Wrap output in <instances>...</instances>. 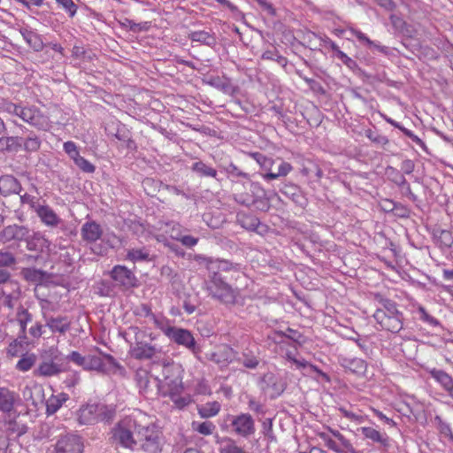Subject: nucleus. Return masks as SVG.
<instances>
[{"instance_id":"nucleus-44","label":"nucleus","mask_w":453,"mask_h":453,"mask_svg":"<svg viewBox=\"0 0 453 453\" xmlns=\"http://www.w3.org/2000/svg\"><path fill=\"white\" fill-rule=\"evenodd\" d=\"M220 411V404L218 402L207 403L198 409L202 418H211L217 415Z\"/></svg>"},{"instance_id":"nucleus-3","label":"nucleus","mask_w":453,"mask_h":453,"mask_svg":"<svg viewBox=\"0 0 453 453\" xmlns=\"http://www.w3.org/2000/svg\"><path fill=\"white\" fill-rule=\"evenodd\" d=\"M141 418L137 445L145 453H161L164 446L162 433L152 424H144Z\"/></svg>"},{"instance_id":"nucleus-50","label":"nucleus","mask_w":453,"mask_h":453,"mask_svg":"<svg viewBox=\"0 0 453 453\" xmlns=\"http://www.w3.org/2000/svg\"><path fill=\"white\" fill-rule=\"evenodd\" d=\"M135 381L141 390L147 391L150 384L149 372L142 369L137 370L135 372Z\"/></svg>"},{"instance_id":"nucleus-58","label":"nucleus","mask_w":453,"mask_h":453,"mask_svg":"<svg viewBox=\"0 0 453 453\" xmlns=\"http://www.w3.org/2000/svg\"><path fill=\"white\" fill-rule=\"evenodd\" d=\"M19 198L21 204H28L29 207L35 211L37 210V207L40 206L38 203L39 200L27 193H25L23 195L19 194Z\"/></svg>"},{"instance_id":"nucleus-26","label":"nucleus","mask_w":453,"mask_h":453,"mask_svg":"<svg viewBox=\"0 0 453 453\" xmlns=\"http://www.w3.org/2000/svg\"><path fill=\"white\" fill-rule=\"evenodd\" d=\"M20 274L25 280L35 285H41L49 278L47 272L34 267L23 268Z\"/></svg>"},{"instance_id":"nucleus-42","label":"nucleus","mask_w":453,"mask_h":453,"mask_svg":"<svg viewBox=\"0 0 453 453\" xmlns=\"http://www.w3.org/2000/svg\"><path fill=\"white\" fill-rule=\"evenodd\" d=\"M22 104H14L13 102L2 99L0 101V111L5 112L11 116L18 117L20 119V111L22 110Z\"/></svg>"},{"instance_id":"nucleus-22","label":"nucleus","mask_w":453,"mask_h":453,"mask_svg":"<svg viewBox=\"0 0 453 453\" xmlns=\"http://www.w3.org/2000/svg\"><path fill=\"white\" fill-rule=\"evenodd\" d=\"M81 234L85 242L91 243L101 238L103 229L96 221H87L81 226Z\"/></svg>"},{"instance_id":"nucleus-2","label":"nucleus","mask_w":453,"mask_h":453,"mask_svg":"<svg viewBox=\"0 0 453 453\" xmlns=\"http://www.w3.org/2000/svg\"><path fill=\"white\" fill-rule=\"evenodd\" d=\"M115 410L104 403H88L80 408L78 421L81 425H94L98 422H111L115 417Z\"/></svg>"},{"instance_id":"nucleus-8","label":"nucleus","mask_w":453,"mask_h":453,"mask_svg":"<svg viewBox=\"0 0 453 453\" xmlns=\"http://www.w3.org/2000/svg\"><path fill=\"white\" fill-rule=\"evenodd\" d=\"M231 427L239 436L249 438L256 432L255 420L250 413L230 416Z\"/></svg>"},{"instance_id":"nucleus-61","label":"nucleus","mask_w":453,"mask_h":453,"mask_svg":"<svg viewBox=\"0 0 453 453\" xmlns=\"http://www.w3.org/2000/svg\"><path fill=\"white\" fill-rule=\"evenodd\" d=\"M263 434L267 438V440L271 442L276 441V436L273 430V421L271 418L266 419L263 423Z\"/></svg>"},{"instance_id":"nucleus-53","label":"nucleus","mask_w":453,"mask_h":453,"mask_svg":"<svg viewBox=\"0 0 453 453\" xmlns=\"http://www.w3.org/2000/svg\"><path fill=\"white\" fill-rule=\"evenodd\" d=\"M277 334L293 341L294 342H296L299 345H302V343L303 342V334L300 332H298L295 329H292L290 327H288L286 329V331H284V332L280 331V332H278Z\"/></svg>"},{"instance_id":"nucleus-54","label":"nucleus","mask_w":453,"mask_h":453,"mask_svg":"<svg viewBox=\"0 0 453 453\" xmlns=\"http://www.w3.org/2000/svg\"><path fill=\"white\" fill-rule=\"evenodd\" d=\"M96 350H98L99 354L104 358V360H105L104 364L109 368V372L111 369H117L119 371L124 370V367L114 358V357H112L110 354L103 353L102 351H100V349L98 348H96Z\"/></svg>"},{"instance_id":"nucleus-17","label":"nucleus","mask_w":453,"mask_h":453,"mask_svg":"<svg viewBox=\"0 0 453 453\" xmlns=\"http://www.w3.org/2000/svg\"><path fill=\"white\" fill-rule=\"evenodd\" d=\"M357 431L362 433L365 439L370 440L373 443H377L379 445V449H387L390 446V440L386 433H381L371 426H362L357 428Z\"/></svg>"},{"instance_id":"nucleus-25","label":"nucleus","mask_w":453,"mask_h":453,"mask_svg":"<svg viewBox=\"0 0 453 453\" xmlns=\"http://www.w3.org/2000/svg\"><path fill=\"white\" fill-rule=\"evenodd\" d=\"M35 212L42 222L48 226L55 227L61 222L60 218L48 205L40 204Z\"/></svg>"},{"instance_id":"nucleus-28","label":"nucleus","mask_w":453,"mask_h":453,"mask_svg":"<svg viewBox=\"0 0 453 453\" xmlns=\"http://www.w3.org/2000/svg\"><path fill=\"white\" fill-rule=\"evenodd\" d=\"M374 300L379 303L380 307L377 308L376 311H381L385 315L390 316H399L402 314L401 311L397 309V304L393 300L383 297L380 294L374 295Z\"/></svg>"},{"instance_id":"nucleus-60","label":"nucleus","mask_w":453,"mask_h":453,"mask_svg":"<svg viewBox=\"0 0 453 453\" xmlns=\"http://www.w3.org/2000/svg\"><path fill=\"white\" fill-rule=\"evenodd\" d=\"M365 134L374 143L380 145H386L388 143V139L385 135L380 134L371 129L367 130Z\"/></svg>"},{"instance_id":"nucleus-15","label":"nucleus","mask_w":453,"mask_h":453,"mask_svg":"<svg viewBox=\"0 0 453 453\" xmlns=\"http://www.w3.org/2000/svg\"><path fill=\"white\" fill-rule=\"evenodd\" d=\"M20 403L19 394L10 390L8 388L0 387V412L9 414L15 412V406Z\"/></svg>"},{"instance_id":"nucleus-38","label":"nucleus","mask_w":453,"mask_h":453,"mask_svg":"<svg viewBox=\"0 0 453 453\" xmlns=\"http://www.w3.org/2000/svg\"><path fill=\"white\" fill-rule=\"evenodd\" d=\"M188 38L192 42H200L207 46H213L216 44V38L213 35L209 32L199 30L194 31L189 34Z\"/></svg>"},{"instance_id":"nucleus-5","label":"nucleus","mask_w":453,"mask_h":453,"mask_svg":"<svg viewBox=\"0 0 453 453\" xmlns=\"http://www.w3.org/2000/svg\"><path fill=\"white\" fill-rule=\"evenodd\" d=\"M25 414L19 411L11 412L4 415L1 420L3 433L7 440H15L26 434L28 431L27 422L24 420Z\"/></svg>"},{"instance_id":"nucleus-36","label":"nucleus","mask_w":453,"mask_h":453,"mask_svg":"<svg viewBox=\"0 0 453 453\" xmlns=\"http://www.w3.org/2000/svg\"><path fill=\"white\" fill-rule=\"evenodd\" d=\"M433 237L441 249H449L453 245V235L445 229H434Z\"/></svg>"},{"instance_id":"nucleus-34","label":"nucleus","mask_w":453,"mask_h":453,"mask_svg":"<svg viewBox=\"0 0 453 453\" xmlns=\"http://www.w3.org/2000/svg\"><path fill=\"white\" fill-rule=\"evenodd\" d=\"M27 249L32 251H42L49 246V242L40 233L28 234L27 239H25Z\"/></svg>"},{"instance_id":"nucleus-1","label":"nucleus","mask_w":453,"mask_h":453,"mask_svg":"<svg viewBox=\"0 0 453 453\" xmlns=\"http://www.w3.org/2000/svg\"><path fill=\"white\" fill-rule=\"evenodd\" d=\"M141 418L143 416L130 415L123 418L111 428V443L124 449L134 450L137 446L138 431L141 426Z\"/></svg>"},{"instance_id":"nucleus-32","label":"nucleus","mask_w":453,"mask_h":453,"mask_svg":"<svg viewBox=\"0 0 453 453\" xmlns=\"http://www.w3.org/2000/svg\"><path fill=\"white\" fill-rule=\"evenodd\" d=\"M237 223L246 230L257 232L261 225L257 217L245 212L237 213Z\"/></svg>"},{"instance_id":"nucleus-18","label":"nucleus","mask_w":453,"mask_h":453,"mask_svg":"<svg viewBox=\"0 0 453 453\" xmlns=\"http://www.w3.org/2000/svg\"><path fill=\"white\" fill-rule=\"evenodd\" d=\"M21 191V183L13 175L5 174L0 177V194L3 196L19 195Z\"/></svg>"},{"instance_id":"nucleus-41","label":"nucleus","mask_w":453,"mask_h":453,"mask_svg":"<svg viewBox=\"0 0 453 453\" xmlns=\"http://www.w3.org/2000/svg\"><path fill=\"white\" fill-rule=\"evenodd\" d=\"M342 365L354 373L361 374L366 370V363L360 358H344Z\"/></svg>"},{"instance_id":"nucleus-11","label":"nucleus","mask_w":453,"mask_h":453,"mask_svg":"<svg viewBox=\"0 0 453 453\" xmlns=\"http://www.w3.org/2000/svg\"><path fill=\"white\" fill-rule=\"evenodd\" d=\"M164 333L177 344L183 345L193 352H196V343L188 330L175 326H167L164 329Z\"/></svg>"},{"instance_id":"nucleus-47","label":"nucleus","mask_w":453,"mask_h":453,"mask_svg":"<svg viewBox=\"0 0 453 453\" xmlns=\"http://www.w3.org/2000/svg\"><path fill=\"white\" fill-rule=\"evenodd\" d=\"M291 170H292V165L288 162L282 161L280 164V165L278 167V171L276 173L269 172V173L264 174V178L267 180H274L278 177L288 175L291 172Z\"/></svg>"},{"instance_id":"nucleus-55","label":"nucleus","mask_w":453,"mask_h":453,"mask_svg":"<svg viewBox=\"0 0 453 453\" xmlns=\"http://www.w3.org/2000/svg\"><path fill=\"white\" fill-rule=\"evenodd\" d=\"M434 421L437 424V427L441 434H444L445 436H448L452 441H453V434L451 432L450 426L444 422L442 418L440 416L434 417Z\"/></svg>"},{"instance_id":"nucleus-52","label":"nucleus","mask_w":453,"mask_h":453,"mask_svg":"<svg viewBox=\"0 0 453 453\" xmlns=\"http://www.w3.org/2000/svg\"><path fill=\"white\" fill-rule=\"evenodd\" d=\"M127 257L134 262L146 261L149 260L150 254L145 249H132L128 250Z\"/></svg>"},{"instance_id":"nucleus-51","label":"nucleus","mask_w":453,"mask_h":453,"mask_svg":"<svg viewBox=\"0 0 453 453\" xmlns=\"http://www.w3.org/2000/svg\"><path fill=\"white\" fill-rule=\"evenodd\" d=\"M15 256L7 250H0V268L12 267L16 265Z\"/></svg>"},{"instance_id":"nucleus-14","label":"nucleus","mask_w":453,"mask_h":453,"mask_svg":"<svg viewBox=\"0 0 453 453\" xmlns=\"http://www.w3.org/2000/svg\"><path fill=\"white\" fill-rule=\"evenodd\" d=\"M373 318L382 329L393 334L398 333L403 328V313L399 316H387L381 311H375Z\"/></svg>"},{"instance_id":"nucleus-56","label":"nucleus","mask_w":453,"mask_h":453,"mask_svg":"<svg viewBox=\"0 0 453 453\" xmlns=\"http://www.w3.org/2000/svg\"><path fill=\"white\" fill-rule=\"evenodd\" d=\"M56 2L68 13L71 18L76 14L78 7L73 0H56Z\"/></svg>"},{"instance_id":"nucleus-4","label":"nucleus","mask_w":453,"mask_h":453,"mask_svg":"<svg viewBox=\"0 0 453 453\" xmlns=\"http://www.w3.org/2000/svg\"><path fill=\"white\" fill-rule=\"evenodd\" d=\"M207 291L213 298L226 304H234L236 301L235 291L227 284L218 272H213L207 282Z\"/></svg>"},{"instance_id":"nucleus-59","label":"nucleus","mask_w":453,"mask_h":453,"mask_svg":"<svg viewBox=\"0 0 453 453\" xmlns=\"http://www.w3.org/2000/svg\"><path fill=\"white\" fill-rule=\"evenodd\" d=\"M74 164L84 173H92L96 170L95 165L83 157L76 158V162Z\"/></svg>"},{"instance_id":"nucleus-16","label":"nucleus","mask_w":453,"mask_h":453,"mask_svg":"<svg viewBox=\"0 0 453 453\" xmlns=\"http://www.w3.org/2000/svg\"><path fill=\"white\" fill-rule=\"evenodd\" d=\"M387 173L389 174L391 181L399 187L402 195L407 196L412 202L418 200L417 196L412 193L410 184L400 171L392 166H388L387 167Z\"/></svg>"},{"instance_id":"nucleus-63","label":"nucleus","mask_w":453,"mask_h":453,"mask_svg":"<svg viewBox=\"0 0 453 453\" xmlns=\"http://www.w3.org/2000/svg\"><path fill=\"white\" fill-rule=\"evenodd\" d=\"M393 213L398 218H409L411 210L400 203H395Z\"/></svg>"},{"instance_id":"nucleus-10","label":"nucleus","mask_w":453,"mask_h":453,"mask_svg":"<svg viewBox=\"0 0 453 453\" xmlns=\"http://www.w3.org/2000/svg\"><path fill=\"white\" fill-rule=\"evenodd\" d=\"M110 274L111 279L115 281L116 286L123 290H129L139 285L134 273L124 265H115Z\"/></svg>"},{"instance_id":"nucleus-21","label":"nucleus","mask_w":453,"mask_h":453,"mask_svg":"<svg viewBox=\"0 0 453 453\" xmlns=\"http://www.w3.org/2000/svg\"><path fill=\"white\" fill-rule=\"evenodd\" d=\"M206 83L227 95L234 96L238 91V87L226 76H211Z\"/></svg>"},{"instance_id":"nucleus-31","label":"nucleus","mask_w":453,"mask_h":453,"mask_svg":"<svg viewBox=\"0 0 453 453\" xmlns=\"http://www.w3.org/2000/svg\"><path fill=\"white\" fill-rule=\"evenodd\" d=\"M22 147V137L4 136L0 138V152H18Z\"/></svg>"},{"instance_id":"nucleus-57","label":"nucleus","mask_w":453,"mask_h":453,"mask_svg":"<svg viewBox=\"0 0 453 453\" xmlns=\"http://www.w3.org/2000/svg\"><path fill=\"white\" fill-rule=\"evenodd\" d=\"M196 297L186 295L183 298V309L188 314H192L196 309Z\"/></svg>"},{"instance_id":"nucleus-46","label":"nucleus","mask_w":453,"mask_h":453,"mask_svg":"<svg viewBox=\"0 0 453 453\" xmlns=\"http://www.w3.org/2000/svg\"><path fill=\"white\" fill-rule=\"evenodd\" d=\"M119 24L123 28L128 29L134 33L146 31L150 27L148 22L135 23L134 20L127 18H125L123 20L119 21Z\"/></svg>"},{"instance_id":"nucleus-48","label":"nucleus","mask_w":453,"mask_h":453,"mask_svg":"<svg viewBox=\"0 0 453 453\" xmlns=\"http://www.w3.org/2000/svg\"><path fill=\"white\" fill-rule=\"evenodd\" d=\"M36 356L35 354L24 355L17 363L16 368L19 371L27 372L35 364Z\"/></svg>"},{"instance_id":"nucleus-45","label":"nucleus","mask_w":453,"mask_h":453,"mask_svg":"<svg viewBox=\"0 0 453 453\" xmlns=\"http://www.w3.org/2000/svg\"><path fill=\"white\" fill-rule=\"evenodd\" d=\"M22 145L26 151L35 152L41 147V140L36 134L31 133L25 140L22 139Z\"/></svg>"},{"instance_id":"nucleus-64","label":"nucleus","mask_w":453,"mask_h":453,"mask_svg":"<svg viewBox=\"0 0 453 453\" xmlns=\"http://www.w3.org/2000/svg\"><path fill=\"white\" fill-rule=\"evenodd\" d=\"M228 443L221 449V453H247L241 447L237 446L232 439H227Z\"/></svg>"},{"instance_id":"nucleus-40","label":"nucleus","mask_w":453,"mask_h":453,"mask_svg":"<svg viewBox=\"0 0 453 453\" xmlns=\"http://www.w3.org/2000/svg\"><path fill=\"white\" fill-rule=\"evenodd\" d=\"M192 172L196 173L199 177H211L216 178L218 172L213 167L206 165L203 161H196L191 166Z\"/></svg>"},{"instance_id":"nucleus-35","label":"nucleus","mask_w":453,"mask_h":453,"mask_svg":"<svg viewBox=\"0 0 453 453\" xmlns=\"http://www.w3.org/2000/svg\"><path fill=\"white\" fill-rule=\"evenodd\" d=\"M61 372L58 365L53 361H43L38 368L34 371L35 376L50 377L58 374Z\"/></svg>"},{"instance_id":"nucleus-6","label":"nucleus","mask_w":453,"mask_h":453,"mask_svg":"<svg viewBox=\"0 0 453 453\" xmlns=\"http://www.w3.org/2000/svg\"><path fill=\"white\" fill-rule=\"evenodd\" d=\"M82 438L74 434H60L50 453H83Z\"/></svg>"},{"instance_id":"nucleus-24","label":"nucleus","mask_w":453,"mask_h":453,"mask_svg":"<svg viewBox=\"0 0 453 453\" xmlns=\"http://www.w3.org/2000/svg\"><path fill=\"white\" fill-rule=\"evenodd\" d=\"M428 373L434 379L445 391L453 398V378L443 370L432 368Z\"/></svg>"},{"instance_id":"nucleus-9","label":"nucleus","mask_w":453,"mask_h":453,"mask_svg":"<svg viewBox=\"0 0 453 453\" xmlns=\"http://www.w3.org/2000/svg\"><path fill=\"white\" fill-rule=\"evenodd\" d=\"M258 385L263 393L269 395L270 399L280 396L286 389L282 380L273 372L265 373L258 380Z\"/></svg>"},{"instance_id":"nucleus-20","label":"nucleus","mask_w":453,"mask_h":453,"mask_svg":"<svg viewBox=\"0 0 453 453\" xmlns=\"http://www.w3.org/2000/svg\"><path fill=\"white\" fill-rule=\"evenodd\" d=\"M280 191L301 208H304L308 203V200L302 189L295 184H284Z\"/></svg>"},{"instance_id":"nucleus-12","label":"nucleus","mask_w":453,"mask_h":453,"mask_svg":"<svg viewBox=\"0 0 453 453\" xmlns=\"http://www.w3.org/2000/svg\"><path fill=\"white\" fill-rule=\"evenodd\" d=\"M130 355L137 360H149L157 359L158 355L162 353L160 348L144 342H136L134 346L130 348Z\"/></svg>"},{"instance_id":"nucleus-19","label":"nucleus","mask_w":453,"mask_h":453,"mask_svg":"<svg viewBox=\"0 0 453 453\" xmlns=\"http://www.w3.org/2000/svg\"><path fill=\"white\" fill-rule=\"evenodd\" d=\"M204 263L208 268L209 271L213 272H229V271H234V272H240L241 271V265L240 264H234L228 260H213L210 257H199Z\"/></svg>"},{"instance_id":"nucleus-49","label":"nucleus","mask_w":453,"mask_h":453,"mask_svg":"<svg viewBox=\"0 0 453 453\" xmlns=\"http://www.w3.org/2000/svg\"><path fill=\"white\" fill-rule=\"evenodd\" d=\"M192 427L195 431L203 435L211 434L216 428L215 425L211 421H204L202 423L193 422Z\"/></svg>"},{"instance_id":"nucleus-27","label":"nucleus","mask_w":453,"mask_h":453,"mask_svg":"<svg viewBox=\"0 0 453 453\" xmlns=\"http://www.w3.org/2000/svg\"><path fill=\"white\" fill-rule=\"evenodd\" d=\"M19 33L29 47H31L35 51L38 52L43 50L44 43L40 35L27 27H21L19 29Z\"/></svg>"},{"instance_id":"nucleus-13","label":"nucleus","mask_w":453,"mask_h":453,"mask_svg":"<svg viewBox=\"0 0 453 453\" xmlns=\"http://www.w3.org/2000/svg\"><path fill=\"white\" fill-rule=\"evenodd\" d=\"M29 234V228L26 226L21 225H9L5 226L2 232L0 233V240L4 242H24L25 239H27Z\"/></svg>"},{"instance_id":"nucleus-23","label":"nucleus","mask_w":453,"mask_h":453,"mask_svg":"<svg viewBox=\"0 0 453 453\" xmlns=\"http://www.w3.org/2000/svg\"><path fill=\"white\" fill-rule=\"evenodd\" d=\"M250 187L253 193H257V197L251 200L241 201V203L246 205L254 204L262 211H268L270 209V202L269 199L265 197V190L261 188L258 184L252 183Z\"/></svg>"},{"instance_id":"nucleus-29","label":"nucleus","mask_w":453,"mask_h":453,"mask_svg":"<svg viewBox=\"0 0 453 453\" xmlns=\"http://www.w3.org/2000/svg\"><path fill=\"white\" fill-rule=\"evenodd\" d=\"M71 323L67 317H50L46 319V326H48L52 333L65 334L70 329Z\"/></svg>"},{"instance_id":"nucleus-7","label":"nucleus","mask_w":453,"mask_h":453,"mask_svg":"<svg viewBox=\"0 0 453 453\" xmlns=\"http://www.w3.org/2000/svg\"><path fill=\"white\" fill-rule=\"evenodd\" d=\"M20 111V119L37 130H47L50 127V119L35 105L23 104Z\"/></svg>"},{"instance_id":"nucleus-62","label":"nucleus","mask_w":453,"mask_h":453,"mask_svg":"<svg viewBox=\"0 0 453 453\" xmlns=\"http://www.w3.org/2000/svg\"><path fill=\"white\" fill-rule=\"evenodd\" d=\"M66 359L76 364L79 366H81L84 369L86 356L81 355L78 351H72L67 357Z\"/></svg>"},{"instance_id":"nucleus-39","label":"nucleus","mask_w":453,"mask_h":453,"mask_svg":"<svg viewBox=\"0 0 453 453\" xmlns=\"http://www.w3.org/2000/svg\"><path fill=\"white\" fill-rule=\"evenodd\" d=\"M349 31H350V33L353 35H355L357 38V40L360 42L365 43L369 49H371V50L372 49H376L378 51H380L381 53L388 54V48L386 46H382V45L377 44L375 42L370 40L361 31L357 30L355 28H350Z\"/></svg>"},{"instance_id":"nucleus-30","label":"nucleus","mask_w":453,"mask_h":453,"mask_svg":"<svg viewBox=\"0 0 453 453\" xmlns=\"http://www.w3.org/2000/svg\"><path fill=\"white\" fill-rule=\"evenodd\" d=\"M16 320L19 325V338L20 340L27 339V326L32 321V314L24 307L19 306L16 313Z\"/></svg>"},{"instance_id":"nucleus-33","label":"nucleus","mask_w":453,"mask_h":453,"mask_svg":"<svg viewBox=\"0 0 453 453\" xmlns=\"http://www.w3.org/2000/svg\"><path fill=\"white\" fill-rule=\"evenodd\" d=\"M84 370L97 371L103 373L109 372V368L104 364L101 355L89 354L86 356Z\"/></svg>"},{"instance_id":"nucleus-43","label":"nucleus","mask_w":453,"mask_h":453,"mask_svg":"<svg viewBox=\"0 0 453 453\" xmlns=\"http://www.w3.org/2000/svg\"><path fill=\"white\" fill-rule=\"evenodd\" d=\"M288 359L290 360L292 363H294L298 369L309 368L311 371H313V372H317L320 377L325 379L326 381L330 380L329 376L326 372H322L316 365H313L310 364L306 360H304V359H302V360L296 359L294 357H291L289 354H288Z\"/></svg>"},{"instance_id":"nucleus-37","label":"nucleus","mask_w":453,"mask_h":453,"mask_svg":"<svg viewBox=\"0 0 453 453\" xmlns=\"http://www.w3.org/2000/svg\"><path fill=\"white\" fill-rule=\"evenodd\" d=\"M67 399H68L67 395L65 393H61L58 395H51L46 401L47 415H52V414L56 413Z\"/></svg>"}]
</instances>
